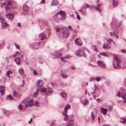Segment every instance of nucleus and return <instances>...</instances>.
Instances as JSON below:
<instances>
[{
  "mask_svg": "<svg viewBox=\"0 0 126 126\" xmlns=\"http://www.w3.org/2000/svg\"><path fill=\"white\" fill-rule=\"evenodd\" d=\"M0 6L1 8L5 6V8L6 12L11 9L13 7L12 2L6 0H1Z\"/></svg>",
  "mask_w": 126,
  "mask_h": 126,
  "instance_id": "f257e3e1",
  "label": "nucleus"
},
{
  "mask_svg": "<svg viewBox=\"0 0 126 126\" xmlns=\"http://www.w3.org/2000/svg\"><path fill=\"white\" fill-rule=\"evenodd\" d=\"M56 30L57 32L60 31L62 33V35L63 37L66 38L69 36V31L65 27H60V28H56Z\"/></svg>",
  "mask_w": 126,
  "mask_h": 126,
  "instance_id": "f03ea898",
  "label": "nucleus"
},
{
  "mask_svg": "<svg viewBox=\"0 0 126 126\" xmlns=\"http://www.w3.org/2000/svg\"><path fill=\"white\" fill-rule=\"evenodd\" d=\"M120 60L116 56L114 57L113 59V64L114 68L115 69H118L121 68Z\"/></svg>",
  "mask_w": 126,
  "mask_h": 126,
  "instance_id": "7ed1b4c3",
  "label": "nucleus"
},
{
  "mask_svg": "<svg viewBox=\"0 0 126 126\" xmlns=\"http://www.w3.org/2000/svg\"><path fill=\"white\" fill-rule=\"evenodd\" d=\"M41 91L45 93V95L46 96L50 95L52 93V89L49 87H48L47 88H42L41 89Z\"/></svg>",
  "mask_w": 126,
  "mask_h": 126,
  "instance_id": "20e7f679",
  "label": "nucleus"
},
{
  "mask_svg": "<svg viewBox=\"0 0 126 126\" xmlns=\"http://www.w3.org/2000/svg\"><path fill=\"white\" fill-rule=\"evenodd\" d=\"M66 15V13L64 12L61 11L59 12L56 14L54 16V17L55 18H61V16H62V18L63 19H64L65 18Z\"/></svg>",
  "mask_w": 126,
  "mask_h": 126,
  "instance_id": "39448f33",
  "label": "nucleus"
},
{
  "mask_svg": "<svg viewBox=\"0 0 126 126\" xmlns=\"http://www.w3.org/2000/svg\"><path fill=\"white\" fill-rule=\"evenodd\" d=\"M70 108V105L69 104L67 105L65 107L64 109V111L62 112L63 115L64 116H65L63 118L64 121H66L68 119V117L67 115V110Z\"/></svg>",
  "mask_w": 126,
  "mask_h": 126,
  "instance_id": "423d86ee",
  "label": "nucleus"
},
{
  "mask_svg": "<svg viewBox=\"0 0 126 126\" xmlns=\"http://www.w3.org/2000/svg\"><path fill=\"white\" fill-rule=\"evenodd\" d=\"M116 95L119 97H122L123 100H124L123 103H126V97H125L126 96V94L125 93H121L119 92H118L116 94Z\"/></svg>",
  "mask_w": 126,
  "mask_h": 126,
  "instance_id": "0eeeda50",
  "label": "nucleus"
},
{
  "mask_svg": "<svg viewBox=\"0 0 126 126\" xmlns=\"http://www.w3.org/2000/svg\"><path fill=\"white\" fill-rule=\"evenodd\" d=\"M97 63L98 66L101 68L104 69L106 68V65L103 61L98 60L97 61Z\"/></svg>",
  "mask_w": 126,
  "mask_h": 126,
  "instance_id": "6e6552de",
  "label": "nucleus"
},
{
  "mask_svg": "<svg viewBox=\"0 0 126 126\" xmlns=\"http://www.w3.org/2000/svg\"><path fill=\"white\" fill-rule=\"evenodd\" d=\"M33 100L31 99L30 100H26V104H27L25 106V108H29L30 107L32 106L33 105Z\"/></svg>",
  "mask_w": 126,
  "mask_h": 126,
  "instance_id": "1a4fd4ad",
  "label": "nucleus"
},
{
  "mask_svg": "<svg viewBox=\"0 0 126 126\" xmlns=\"http://www.w3.org/2000/svg\"><path fill=\"white\" fill-rule=\"evenodd\" d=\"M23 13L24 14L26 15L28 13L29 11L28 8L26 5H24L23 6Z\"/></svg>",
  "mask_w": 126,
  "mask_h": 126,
  "instance_id": "9d476101",
  "label": "nucleus"
},
{
  "mask_svg": "<svg viewBox=\"0 0 126 126\" xmlns=\"http://www.w3.org/2000/svg\"><path fill=\"white\" fill-rule=\"evenodd\" d=\"M1 28L2 29H4L7 28L8 26V24L6 23L5 20L1 21Z\"/></svg>",
  "mask_w": 126,
  "mask_h": 126,
  "instance_id": "9b49d317",
  "label": "nucleus"
},
{
  "mask_svg": "<svg viewBox=\"0 0 126 126\" xmlns=\"http://www.w3.org/2000/svg\"><path fill=\"white\" fill-rule=\"evenodd\" d=\"M76 54L77 56H85V54L84 53L83 51L80 50L77 51L76 52Z\"/></svg>",
  "mask_w": 126,
  "mask_h": 126,
  "instance_id": "f8f14e48",
  "label": "nucleus"
},
{
  "mask_svg": "<svg viewBox=\"0 0 126 126\" xmlns=\"http://www.w3.org/2000/svg\"><path fill=\"white\" fill-rule=\"evenodd\" d=\"M6 16L7 18L9 20H12L14 17L13 15L9 13H7L6 14Z\"/></svg>",
  "mask_w": 126,
  "mask_h": 126,
  "instance_id": "ddd939ff",
  "label": "nucleus"
},
{
  "mask_svg": "<svg viewBox=\"0 0 126 126\" xmlns=\"http://www.w3.org/2000/svg\"><path fill=\"white\" fill-rule=\"evenodd\" d=\"M46 35L45 33H42L39 34V38L40 40H43L46 38Z\"/></svg>",
  "mask_w": 126,
  "mask_h": 126,
  "instance_id": "4468645a",
  "label": "nucleus"
},
{
  "mask_svg": "<svg viewBox=\"0 0 126 126\" xmlns=\"http://www.w3.org/2000/svg\"><path fill=\"white\" fill-rule=\"evenodd\" d=\"M75 42L76 45L79 46L81 45L82 44L81 40L79 38H78L76 39Z\"/></svg>",
  "mask_w": 126,
  "mask_h": 126,
  "instance_id": "2eb2a0df",
  "label": "nucleus"
},
{
  "mask_svg": "<svg viewBox=\"0 0 126 126\" xmlns=\"http://www.w3.org/2000/svg\"><path fill=\"white\" fill-rule=\"evenodd\" d=\"M5 89L4 87L3 86H0V92L1 95H3L4 94Z\"/></svg>",
  "mask_w": 126,
  "mask_h": 126,
  "instance_id": "dca6fc26",
  "label": "nucleus"
},
{
  "mask_svg": "<svg viewBox=\"0 0 126 126\" xmlns=\"http://www.w3.org/2000/svg\"><path fill=\"white\" fill-rule=\"evenodd\" d=\"M100 111L104 115L106 114L107 111V109H105L103 107H102L100 110Z\"/></svg>",
  "mask_w": 126,
  "mask_h": 126,
  "instance_id": "f3484780",
  "label": "nucleus"
},
{
  "mask_svg": "<svg viewBox=\"0 0 126 126\" xmlns=\"http://www.w3.org/2000/svg\"><path fill=\"white\" fill-rule=\"evenodd\" d=\"M37 83L39 87L41 88L42 87L43 85V81L41 80H39L37 81Z\"/></svg>",
  "mask_w": 126,
  "mask_h": 126,
  "instance_id": "a211bd4d",
  "label": "nucleus"
},
{
  "mask_svg": "<svg viewBox=\"0 0 126 126\" xmlns=\"http://www.w3.org/2000/svg\"><path fill=\"white\" fill-rule=\"evenodd\" d=\"M108 43L107 42H105L103 45V48L105 49H108L110 48V46Z\"/></svg>",
  "mask_w": 126,
  "mask_h": 126,
  "instance_id": "6ab92c4d",
  "label": "nucleus"
},
{
  "mask_svg": "<svg viewBox=\"0 0 126 126\" xmlns=\"http://www.w3.org/2000/svg\"><path fill=\"white\" fill-rule=\"evenodd\" d=\"M82 104L83 105H88L89 103L86 99H84L83 100L80 101Z\"/></svg>",
  "mask_w": 126,
  "mask_h": 126,
  "instance_id": "aec40b11",
  "label": "nucleus"
},
{
  "mask_svg": "<svg viewBox=\"0 0 126 126\" xmlns=\"http://www.w3.org/2000/svg\"><path fill=\"white\" fill-rule=\"evenodd\" d=\"M99 0H97L96 2V4L98 6V7H96V6H94V8L96 10H99V11H101V10L100 9H99V8L100 6V4H98V3L99 2Z\"/></svg>",
  "mask_w": 126,
  "mask_h": 126,
  "instance_id": "412c9836",
  "label": "nucleus"
},
{
  "mask_svg": "<svg viewBox=\"0 0 126 126\" xmlns=\"http://www.w3.org/2000/svg\"><path fill=\"white\" fill-rule=\"evenodd\" d=\"M14 60L17 65H19L20 64V60L19 57H17L15 58Z\"/></svg>",
  "mask_w": 126,
  "mask_h": 126,
  "instance_id": "4be33fe9",
  "label": "nucleus"
},
{
  "mask_svg": "<svg viewBox=\"0 0 126 126\" xmlns=\"http://www.w3.org/2000/svg\"><path fill=\"white\" fill-rule=\"evenodd\" d=\"M13 95L17 98H19L20 97V96L18 95L16 91L13 90Z\"/></svg>",
  "mask_w": 126,
  "mask_h": 126,
  "instance_id": "5701e85b",
  "label": "nucleus"
},
{
  "mask_svg": "<svg viewBox=\"0 0 126 126\" xmlns=\"http://www.w3.org/2000/svg\"><path fill=\"white\" fill-rule=\"evenodd\" d=\"M41 43V42H40L37 44L35 43L32 45L33 47L35 49H37L38 48V47L39 46V44Z\"/></svg>",
  "mask_w": 126,
  "mask_h": 126,
  "instance_id": "b1692460",
  "label": "nucleus"
},
{
  "mask_svg": "<svg viewBox=\"0 0 126 126\" xmlns=\"http://www.w3.org/2000/svg\"><path fill=\"white\" fill-rule=\"evenodd\" d=\"M70 57L69 56H67L63 57H61V59L63 62H67V61L65 60H64V59H68L70 58Z\"/></svg>",
  "mask_w": 126,
  "mask_h": 126,
  "instance_id": "393cba45",
  "label": "nucleus"
},
{
  "mask_svg": "<svg viewBox=\"0 0 126 126\" xmlns=\"http://www.w3.org/2000/svg\"><path fill=\"white\" fill-rule=\"evenodd\" d=\"M6 99L7 100H13L14 98L13 96L11 95H7L6 96Z\"/></svg>",
  "mask_w": 126,
  "mask_h": 126,
  "instance_id": "a878e982",
  "label": "nucleus"
},
{
  "mask_svg": "<svg viewBox=\"0 0 126 126\" xmlns=\"http://www.w3.org/2000/svg\"><path fill=\"white\" fill-rule=\"evenodd\" d=\"M39 89H36V91L35 92H34L33 93V97H36L38 96V91H39Z\"/></svg>",
  "mask_w": 126,
  "mask_h": 126,
  "instance_id": "bb28decb",
  "label": "nucleus"
},
{
  "mask_svg": "<svg viewBox=\"0 0 126 126\" xmlns=\"http://www.w3.org/2000/svg\"><path fill=\"white\" fill-rule=\"evenodd\" d=\"M110 34L113 37H114V36H115L117 38H119L118 35L116 34L115 32H110Z\"/></svg>",
  "mask_w": 126,
  "mask_h": 126,
  "instance_id": "cd10ccee",
  "label": "nucleus"
},
{
  "mask_svg": "<svg viewBox=\"0 0 126 126\" xmlns=\"http://www.w3.org/2000/svg\"><path fill=\"white\" fill-rule=\"evenodd\" d=\"M66 126H74V125L73 122H71L69 121L66 123Z\"/></svg>",
  "mask_w": 126,
  "mask_h": 126,
  "instance_id": "c85d7f7f",
  "label": "nucleus"
},
{
  "mask_svg": "<svg viewBox=\"0 0 126 126\" xmlns=\"http://www.w3.org/2000/svg\"><path fill=\"white\" fill-rule=\"evenodd\" d=\"M12 72L11 71H7L6 73L7 76L9 77H12Z\"/></svg>",
  "mask_w": 126,
  "mask_h": 126,
  "instance_id": "c756f323",
  "label": "nucleus"
},
{
  "mask_svg": "<svg viewBox=\"0 0 126 126\" xmlns=\"http://www.w3.org/2000/svg\"><path fill=\"white\" fill-rule=\"evenodd\" d=\"M113 1V5L114 7H116L118 4L117 1L116 0H112Z\"/></svg>",
  "mask_w": 126,
  "mask_h": 126,
  "instance_id": "7c9ffc66",
  "label": "nucleus"
},
{
  "mask_svg": "<svg viewBox=\"0 0 126 126\" xmlns=\"http://www.w3.org/2000/svg\"><path fill=\"white\" fill-rule=\"evenodd\" d=\"M58 3V1L57 0H53L51 4L52 5H56Z\"/></svg>",
  "mask_w": 126,
  "mask_h": 126,
  "instance_id": "2f4dec72",
  "label": "nucleus"
},
{
  "mask_svg": "<svg viewBox=\"0 0 126 126\" xmlns=\"http://www.w3.org/2000/svg\"><path fill=\"white\" fill-rule=\"evenodd\" d=\"M18 72L21 75H23L24 74V71L23 68H21L18 70Z\"/></svg>",
  "mask_w": 126,
  "mask_h": 126,
  "instance_id": "473e14b6",
  "label": "nucleus"
},
{
  "mask_svg": "<svg viewBox=\"0 0 126 126\" xmlns=\"http://www.w3.org/2000/svg\"><path fill=\"white\" fill-rule=\"evenodd\" d=\"M94 91L92 93V94H95V93L96 90L99 89V88L96 85H94Z\"/></svg>",
  "mask_w": 126,
  "mask_h": 126,
  "instance_id": "72a5a7b5",
  "label": "nucleus"
},
{
  "mask_svg": "<svg viewBox=\"0 0 126 126\" xmlns=\"http://www.w3.org/2000/svg\"><path fill=\"white\" fill-rule=\"evenodd\" d=\"M94 79L96 81H99L101 80V78L100 76H97L95 77Z\"/></svg>",
  "mask_w": 126,
  "mask_h": 126,
  "instance_id": "f704fd0d",
  "label": "nucleus"
},
{
  "mask_svg": "<svg viewBox=\"0 0 126 126\" xmlns=\"http://www.w3.org/2000/svg\"><path fill=\"white\" fill-rule=\"evenodd\" d=\"M63 97H65L67 95V94L66 93L63 92H62L60 94Z\"/></svg>",
  "mask_w": 126,
  "mask_h": 126,
  "instance_id": "c9c22d12",
  "label": "nucleus"
},
{
  "mask_svg": "<svg viewBox=\"0 0 126 126\" xmlns=\"http://www.w3.org/2000/svg\"><path fill=\"white\" fill-rule=\"evenodd\" d=\"M120 122L123 124L125 123H126V119L124 118H121Z\"/></svg>",
  "mask_w": 126,
  "mask_h": 126,
  "instance_id": "e433bc0d",
  "label": "nucleus"
},
{
  "mask_svg": "<svg viewBox=\"0 0 126 126\" xmlns=\"http://www.w3.org/2000/svg\"><path fill=\"white\" fill-rule=\"evenodd\" d=\"M107 41L108 43L110 45L112 42V40L111 38H109L107 40Z\"/></svg>",
  "mask_w": 126,
  "mask_h": 126,
  "instance_id": "4c0bfd02",
  "label": "nucleus"
},
{
  "mask_svg": "<svg viewBox=\"0 0 126 126\" xmlns=\"http://www.w3.org/2000/svg\"><path fill=\"white\" fill-rule=\"evenodd\" d=\"M92 47L95 52H97L98 51L95 46L94 45H93L92 46Z\"/></svg>",
  "mask_w": 126,
  "mask_h": 126,
  "instance_id": "58836bf2",
  "label": "nucleus"
},
{
  "mask_svg": "<svg viewBox=\"0 0 126 126\" xmlns=\"http://www.w3.org/2000/svg\"><path fill=\"white\" fill-rule=\"evenodd\" d=\"M91 117L92 120H94L95 118V115L93 112H92L91 114Z\"/></svg>",
  "mask_w": 126,
  "mask_h": 126,
  "instance_id": "ea45409f",
  "label": "nucleus"
},
{
  "mask_svg": "<svg viewBox=\"0 0 126 126\" xmlns=\"http://www.w3.org/2000/svg\"><path fill=\"white\" fill-rule=\"evenodd\" d=\"M33 105L35 106H37V107H39V105L38 103V102L37 101H35Z\"/></svg>",
  "mask_w": 126,
  "mask_h": 126,
  "instance_id": "a19ab883",
  "label": "nucleus"
},
{
  "mask_svg": "<svg viewBox=\"0 0 126 126\" xmlns=\"http://www.w3.org/2000/svg\"><path fill=\"white\" fill-rule=\"evenodd\" d=\"M4 19L2 15L1 14H0V21H1H1H4Z\"/></svg>",
  "mask_w": 126,
  "mask_h": 126,
  "instance_id": "79ce46f5",
  "label": "nucleus"
},
{
  "mask_svg": "<svg viewBox=\"0 0 126 126\" xmlns=\"http://www.w3.org/2000/svg\"><path fill=\"white\" fill-rule=\"evenodd\" d=\"M23 107V106L21 105V104L19 105L18 106V109L21 110L22 109Z\"/></svg>",
  "mask_w": 126,
  "mask_h": 126,
  "instance_id": "37998d69",
  "label": "nucleus"
},
{
  "mask_svg": "<svg viewBox=\"0 0 126 126\" xmlns=\"http://www.w3.org/2000/svg\"><path fill=\"white\" fill-rule=\"evenodd\" d=\"M68 30H69L70 31H73V29L72 28V27L71 26H68Z\"/></svg>",
  "mask_w": 126,
  "mask_h": 126,
  "instance_id": "c03bdc74",
  "label": "nucleus"
},
{
  "mask_svg": "<svg viewBox=\"0 0 126 126\" xmlns=\"http://www.w3.org/2000/svg\"><path fill=\"white\" fill-rule=\"evenodd\" d=\"M90 7V6L87 4H85L84 5V8L86 9Z\"/></svg>",
  "mask_w": 126,
  "mask_h": 126,
  "instance_id": "a18cd8bd",
  "label": "nucleus"
},
{
  "mask_svg": "<svg viewBox=\"0 0 126 126\" xmlns=\"http://www.w3.org/2000/svg\"><path fill=\"white\" fill-rule=\"evenodd\" d=\"M33 73L35 75H37L38 74V73H37V71L34 69L33 70Z\"/></svg>",
  "mask_w": 126,
  "mask_h": 126,
  "instance_id": "49530a36",
  "label": "nucleus"
},
{
  "mask_svg": "<svg viewBox=\"0 0 126 126\" xmlns=\"http://www.w3.org/2000/svg\"><path fill=\"white\" fill-rule=\"evenodd\" d=\"M61 75L63 78H66L67 76V75L65 74L62 73Z\"/></svg>",
  "mask_w": 126,
  "mask_h": 126,
  "instance_id": "de8ad7c7",
  "label": "nucleus"
},
{
  "mask_svg": "<svg viewBox=\"0 0 126 126\" xmlns=\"http://www.w3.org/2000/svg\"><path fill=\"white\" fill-rule=\"evenodd\" d=\"M62 56V54L60 53H58L57 54V56L59 58Z\"/></svg>",
  "mask_w": 126,
  "mask_h": 126,
  "instance_id": "09e8293b",
  "label": "nucleus"
},
{
  "mask_svg": "<svg viewBox=\"0 0 126 126\" xmlns=\"http://www.w3.org/2000/svg\"><path fill=\"white\" fill-rule=\"evenodd\" d=\"M121 52L123 53L126 54V50H121Z\"/></svg>",
  "mask_w": 126,
  "mask_h": 126,
  "instance_id": "8fccbe9b",
  "label": "nucleus"
},
{
  "mask_svg": "<svg viewBox=\"0 0 126 126\" xmlns=\"http://www.w3.org/2000/svg\"><path fill=\"white\" fill-rule=\"evenodd\" d=\"M100 55H103L104 56H107V55L105 53H100Z\"/></svg>",
  "mask_w": 126,
  "mask_h": 126,
  "instance_id": "3c124183",
  "label": "nucleus"
},
{
  "mask_svg": "<svg viewBox=\"0 0 126 126\" xmlns=\"http://www.w3.org/2000/svg\"><path fill=\"white\" fill-rule=\"evenodd\" d=\"M15 45L16 47V48L17 49H19L20 47H19V46L17 44H15Z\"/></svg>",
  "mask_w": 126,
  "mask_h": 126,
  "instance_id": "603ef678",
  "label": "nucleus"
},
{
  "mask_svg": "<svg viewBox=\"0 0 126 126\" xmlns=\"http://www.w3.org/2000/svg\"><path fill=\"white\" fill-rule=\"evenodd\" d=\"M19 52H17L14 55H13V56H14V57H15L16 55L18 54H19Z\"/></svg>",
  "mask_w": 126,
  "mask_h": 126,
  "instance_id": "864d4df0",
  "label": "nucleus"
},
{
  "mask_svg": "<svg viewBox=\"0 0 126 126\" xmlns=\"http://www.w3.org/2000/svg\"><path fill=\"white\" fill-rule=\"evenodd\" d=\"M3 113L5 114H6L7 113V111L6 110H5L4 109L3 110Z\"/></svg>",
  "mask_w": 126,
  "mask_h": 126,
  "instance_id": "5fc2aeb1",
  "label": "nucleus"
},
{
  "mask_svg": "<svg viewBox=\"0 0 126 126\" xmlns=\"http://www.w3.org/2000/svg\"><path fill=\"white\" fill-rule=\"evenodd\" d=\"M45 0H42V1L40 2V3H44Z\"/></svg>",
  "mask_w": 126,
  "mask_h": 126,
  "instance_id": "6e6d98bb",
  "label": "nucleus"
},
{
  "mask_svg": "<svg viewBox=\"0 0 126 126\" xmlns=\"http://www.w3.org/2000/svg\"><path fill=\"white\" fill-rule=\"evenodd\" d=\"M108 109L109 110H112V108L111 106H109Z\"/></svg>",
  "mask_w": 126,
  "mask_h": 126,
  "instance_id": "4d7b16f0",
  "label": "nucleus"
},
{
  "mask_svg": "<svg viewBox=\"0 0 126 126\" xmlns=\"http://www.w3.org/2000/svg\"><path fill=\"white\" fill-rule=\"evenodd\" d=\"M17 26L18 27H20L21 26V24L20 23H17Z\"/></svg>",
  "mask_w": 126,
  "mask_h": 126,
  "instance_id": "13d9d810",
  "label": "nucleus"
},
{
  "mask_svg": "<svg viewBox=\"0 0 126 126\" xmlns=\"http://www.w3.org/2000/svg\"><path fill=\"white\" fill-rule=\"evenodd\" d=\"M77 18L79 19H80V17L77 14Z\"/></svg>",
  "mask_w": 126,
  "mask_h": 126,
  "instance_id": "bf43d9fd",
  "label": "nucleus"
},
{
  "mask_svg": "<svg viewBox=\"0 0 126 126\" xmlns=\"http://www.w3.org/2000/svg\"><path fill=\"white\" fill-rule=\"evenodd\" d=\"M94 79L93 78H91V79H90V81H94Z\"/></svg>",
  "mask_w": 126,
  "mask_h": 126,
  "instance_id": "052dcab7",
  "label": "nucleus"
},
{
  "mask_svg": "<svg viewBox=\"0 0 126 126\" xmlns=\"http://www.w3.org/2000/svg\"><path fill=\"white\" fill-rule=\"evenodd\" d=\"M71 69L72 70H74L75 69V68L74 67L72 66L71 68Z\"/></svg>",
  "mask_w": 126,
  "mask_h": 126,
  "instance_id": "680f3d73",
  "label": "nucleus"
},
{
  "mask_svg": "<svg viewBox=\"0 0 126 126\" xmlns=\"http://www.w3.org/2000/svg\"><path fill=\"white\" fill-rule=\"evenodd\" d=\"M90 65L92 67H96L97 66H95V65H93L92 64H91Z\"/></svg>",
  "mask_w": 126,
  "mask_h": 126,
  "instance_id": "e2e57ef3",
  "label": "nucleus"
},
{
  "mask_svg": "<svg viewBox=\"0 0 126 126\" xmlns=\"http://www.w3.org/2000/svg\"><path fill=\"white\" fill-rule=\"evenodd\" d=\"M98 121L99 122V124H100V117H99L98 118Z\"/></svg>",
  "mask_w": 126,
  "mask_h": 126,
  "instance_id": "0e129e2a",
  "label": "nucleus"
},
{
  "mask_svg": "<svg viewBox=\"0 0 126 126\" xmlns=\"http://www.w3.org/2000/svg\"><path fill=\"white\" fill-rule=\"evenodd\" d=\"M96 101H98L99 102H100V100L99 98H98L96 100Z\"/></svg>",
  "mask_w": 126,
  "mask_h": 126,
  "instance_id": "69168bd1",
  "label": "nucleus"
},
{
  "mask_svg": "<svg viewBox=\"0 0 126 126\" xmlns=\"http://www.w3.org/2000/svg\"><path fill=\"white\" fill-rule=\"evenodd\" d=\"M103 126H109L108 125L106 124H104L103 125Z\"/></svg>",
  "mask_w": 126,
  "mask_h": 126,
  "instance_id": "338daca9",
  "label": "nucleus"
},
{
  "mask_svg": "<svg viewBox=\"0 0 126 126\" xmlns=\"http://www.w3.org/2000/svg\"><path fill=\"white\" fill-rule=\"evenodd\" d=\"M94 98V99H96V96L95 95H94L93 96Z\"/></svg>",
  "mask_w": 126,
  "mask_h": 126,
  "instance_id": "774afa93",
  "label": "nucleus"
}]
</instances>
